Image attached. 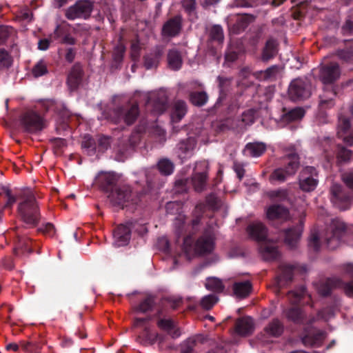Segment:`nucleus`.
Returning a JSON list of instances; mask_svg holds the SVG:
<instances>
[{"label": "nucleus", "mask_w": 353, "mask_h": 353, "mask_svg": "<svg viewBox=\"0 0 353 353\" xmlns=\"http://www.w3.org/2000/svg\"><path fill=\"white\" fill-rule=\"evenodd\" d=\"M249 236L254 240L260 243V252L263 258L266 261L276 259L279 253L276 245L270 243L268 239V229L261 223H252L247 228Z\"/></svg>", "instance_id": "1"}, {"label": "nucleus", "mask_w": 353, "mask_h": 353, "mask_svg": "<svg viewBox=\"0 0 353 353\" xmlns=\"http://www.w3.org/2000/svg\"><path fill=\"white\" fill-rule=\"evenodd\" d=\"M19 198L21 201L19 203L17 211L21 219L30 228L37 226L41 214L34 194L31 191H26Z\"/></svg>", "instance_id": "2"}, {"label": "nucleus", "mask_w": 353, "mask_h": 353, "mask_svg": "<svg viewBox=\"0 0 353 353\" xmlns=\"http://www.w3.org/2000/svg\"><path fill=\"white\" fill-rule=\"evenodd\" d=\"M300 166V158L295 152H291L281 159V165L269 176L271 183L281 184L295 175Z\"/></svg>", "instance_id": "3"}, {"label": "nucleus", "mask_w": 353, "mask_h": 353, "mask_svg": "<svg viewBox=\"0 0 353 353\" xmlns=\"http://www.w3.org/2000/svg\"><path fill=\"white\" fill-rule=\"evenodd\" d=\"M326 310L324 309L319 311L317 318L314 316H310L307 318L305 316V323L303 324L305 327L301 334V341L304 345L319 347L322 344L325 333L313 327L312 324L316 322L317 319H327L325 316Z\"/></svg>", "instance_id": "4"}, {"label": "nucleus", "mask_w": 353, "mask_h": 353, "mask_svg": "<svg viewBox=\"0 0 353 353\" xmlns=\"http://www.w3.org/2000/svg\"><path fill=\"white\" fill-rule=\"evenodd\" d=\"M305 292V288L301 285L296 290L289 291L288 293V299L293 305L285 309L284 314L288 321L297 325H303L305 323V313L297 305L303 298Z\"/></svg>", "instance_id": "5"}, {"label": "nucleus", "mask_w": 353, "mask_h": 353, "mask_svg": "<svg viewBox=\"0 0 353 353\" xmlns=\"http://www.w3.org/2000/svg\"><path fill=\"white\" fill-rule=\"evenodd\" d=\"M146 192L137 193L136 195L132 192L130 185L119 183L112 192L108 194V198L114 205L123 208L127 203L137 205L145 196Z\"/></svg>", "instance_id": "6"}, {"label": "nucleus", "mask_w": 353, "mask_h": 353, "mask_svg": "<svg viewBox=\"0 0 353 353\" xmlns=\"http://www.w3.org/2000/svg\"><path fill=\"white\" fill-rule=\"evenodd\" d=\"M140 111L137 103H127L114 108L110 114L114 123L121 122L128 125L133 124L139 115Z\"/></svg>", "instance_id": "7"}, {"label": "nucleus", "mask_w": 353, "mask_h": 353, "mask_svg": "<svg viewBox=\"0 0 353 353\" xmlns=\"http://www.w3.org/2000/svg\"><path fill=\"white\" fill-rule=\"evenodd\" d=\"M20 124L24 132L34 134L46 128V120L37 111L29 110L21 115Z\"/></svg>", "instance_id": "8"}, {"label": "nucleus", "mask_w": 353, "mask_h": 353, "mask_svg": "<svg viewBox=\"0 0 353 353\" xmlns=\"http://www.w3.org/2000/svg\"><path fill=\"white\" fill-rule=\"evenodd\" d=\"M94 10V2L90 0H77L67 8L65 17L70 21L77 19H88Z\"/></svg>", "instance_id": "9"}, {"label": "nucleus", "mask_w": 353, "mask_h": 353, "mask_svg": "<svg viewBox=\"0 0 353 353\" xmlns=\"http://www.w3.org/2000/svg\"><path fill=\"white\" fill-rule=\"evenodd\" d=\"M288 93L292 101L306 99L312 94V84L307 79H294L289 86Z\"/></svg>", "instance_id": "10"}, {"label": "nucleus", "mask_w": 353, "mask_h": 353, "mask_svg": "<svg viewBox=\"0 0 353 353\" xmlns=\"http://www.w3.org/2000/svg\"><path fill=\"white\" fill-rule=\"evenodd\" d=\"M254 19L255 17L252 14H230L227 18V24L231 33L239 34L244 32Z\"/></svg>", "instance_id": "11"}, {"label": "nucleus", "mask_w": 353, "mask_h": 353, "mask_svg": "<svg viewBox=\"0 0 353 353\" xmlns=\"http://www.w3.org/2000/svg\"><path fill=\"white\" fill-rule=\"evenodd\" d=\"M183 17L181 14H176L168 19L162 26L161 37L168 39L179 37L183 30Z\"/></svg>", "instance_id": "12"}, {"label": "nucleus", "mask_w": 353, "mask_h": 353, "mask_svg": "<svg viewBox=\"0 0 353 353\" xmlns=\"http://www.w3.org/2000/svg\"><path fill=\"white\" fill-rule=\"evenodd\" d=\"M319 183L318 172L313 166L305 167L299 176V188L303 192H312Z\"/></svg>", "instance_id": "13"}, {"label": "nucleus", "mask_w": 353, "mask_h": 353, "mask_svg": "<svg viewBox=\"0 0 353 353\" xmlns=\"http://www.w3.org/2000/svg\"><path fill=\"white\" fill-rule=\"evenodd\" d=\"M119 176L113 172H100L95 177V185L101 191L110 194L119 184Z\"/></svg>", "instance_id": "14"}, {"label": "nucleus", "mask_w": 353, "mask_h": 353, "mask_svg": "<svg viewBox=\"0 0 353 353\" xmlns=\"http://www.w3.org/2000/svg\"><path fill=\"white\" fill-rule=\"evenodd\" d=\"M331 201L341 210H346L351 205V196L339 184H334L330 188Z\"/></svg>", "instance_id": "15"}, {"label": "nucleus", "mask_w": 353, "mask_h": 353, "mask_svg": "<svg viewBox=\"0 0 353 353\" xmlns=\"http://www.w3.org/2000/svg\"><path fill=\"white\" fill-rule=\"evenodd\" d=\"M303 230V222L300 220L296 225L281 231L280 237L290 248H295L299 242Z\"/></svg>", "instance_id": "16"}, {"label": "nucleus", "mask_w": 353, "mask_h": 353, "mask_svg": "<svg viewBox=\"0 0 353 353\" xmlns=\"http://www.w3.org/2000/svg\"><path fill=\"white\" fill-rule=\"evenodd\" d=\"M215 236L213 229L206 228L195 243V250L200 254H209L214 248Z\"/></svg>", "instance_id": "17"}, {"label": "nucleus", "mask_w": 353, "mask_h": 353, "mask_svg": "<svg viewBox=\"0 0 353 353\" xmlns=\"http://www.w3.org/2000/svg\"><path fill=\"white\" fill-rule=\"evenodd\" d=\"M340 76L339 65L336 63L331 62L323 65L319 70V79L325 85H334L332 83L336 81Z\"/></svg>", "instance_id": "18"}, {"label": "nucleus", "mask_w": 353, "mask_h": 353, "mask_svg": "<svg viewBox=\"0 0 353 353\" xmlns=\"http://www.w3.org/2000/svg\"><path fill=\"white\" fill-rule=\"evenodd\" d=\"M147 108L155 114H162L168 107V97L165 92L160 91L148 97L146 103Z\"/></svg>", "instance_id": "19"}, {"label": "nucleus", "mask_w": 353, "mask_h": 353, "mask_svg": "<svg viewBox=\"0 0 353 353\" xmlns=\"http://www.w3.org/2000/svg\"><path fill=\"white\" fill-rule=\"evenodd\" d=\"M224 41L223 28L220 25H213L208 30L207 46L212 54H215Z\"/></svg>", "instance_id": "20"}, {"label": "nucleus", "mask_w": 353, "mask_h": 353, "mask_svg": "<svg viewBox=\"0 0 353 353\" xmlns=\"http://www.w3.org/2000/svg\"><path fill=\"white\" fill-rule=\"evenodd\" d=\"M339 90V88L336 85H330L324 86L323 92L319 97V106L321 110L334 107L335 104L334 98L337 95Z\"/></svg>", "instance_id": "21"}, {"label": "nucleus", "mask_w": 353, "mask_h": 353, "mask_svg": "<svg viewBox=\"0 0 353 353\" xmlns=\"http://www.w3.org/2000/svg\"><path fill=\"white\" fill-rule=\"evenodd\" d=\"M337 135L347 145L353 146V129L348 118L339 117Z\"/></svg>", "instance_id": "22"}, {"label": "nucleus", "mask_w": 353, "mask_h": 353, "mask_svg": "<svg viewBox=\"0 0 353 353\" xmlns=\"http://www.w3.org/2000/svg\"><path fill=\"white\" fill-rule=\"evenodd\" d=\"M163 55V48L161 46H156L150 52L143 56L144 68L146 70L157 68Z\"/></svg>", "instance_id": "23"}, {"label": "nucleus", "mask_w": 353, "mask_h": 353, "mask_svg": "<svg viewBox=\"0 0 353 353\" xmlns=\"http://www.w3.org/2000/svg\"><path fill=\"white\" fill-rule=\"evenodd\" d=\"M296 268L294 265L291 264L283 263L279 265V273L275 281L278 288H283L292 282Z\"/></svg>", "instance_id": "24"}, {"label": "nucleus", "mask_w": 353, "mask_h": 353, "mask_svg": "<svg viewBox=\"0 0 353 353\" xmlns=\"http://www.w3.org/2000/svg\"><path fill=\"white\" fill-rule=\"evenodd\" d=\"M197 141L195 137H190L181 140L176 147V152L181 159H184L192 155Z\"/></svg>", "instance_id": "25"}, {"label": "nucleus", "mask_w": 353, "mask_h": 353, "mask_svg": "<svg viewBox=\"0 0 353 353\" xmlns=\"http://www.w3.org/2000/svg\"><path fill=\"white\" fill-rule=\"evenodd\" d=\"M14 252L18 256L32 252V239L23 231L17 232V241L14 248Z\"/></svg>", "instance_id": "26"}, {"label": "nucleus", "mask_w": 353, "mask_h": 353, "mask_svg": "<svg viewBox=\"0 0 353 353\" xmlns=\"http://www.w3.org/2000/svg\"><path fill=\"white\" fill-rule=\"evenodd\" d=\"M267 218L272 222H283L286 221L289 217V210L281 205H272L266 211Z\"/></svg>", "instance_id": "27"}, {"label": "nucleus", "mask_w": 353, "mask_h": 353, "mask_svg": "<svg viewBox=\"0 0 353 353\" xmlns=\"http://www.w3.org/2000/svg\"><path fill=\"white\" fill-rule=\"evenodd\" d=\"M114 245L117 247L128 244L131 239V230L129 226L123 224L118 225L114 230Z\"/></svg>", "instance_id": "28"}, {"label": "nucleus", "mask_w": 353, "mask_h": 353, "mask_svg": "<svg viewBox=\"0 0 353 353\" xmlns=\"http://www.w3.org/2000/svg\"><path fill=\"white\" fill-rule=\"evenodd\" d=\"M345 230V225L343 223L334 225L332 228L331 233L325 238V242L329 249L334 250L339 246Z\"/></svg>", "instance_id": "29"}, {"label": "nucleus", "mask_w": 353, "mask_h": 353, "mask_svg": "<svg viewBox=\"0 0 353 353\" xmlns=\"http://www.w3.org/2000/svg\"><path fill=\"white\" fill-rule=\"evenodd\" d=\"M254 330L253 320L250 316H244L236 319L235 323V332L241 336H248Z\"/></svg>", "instance_id": "30"}, {"label": "nucleus", "mask_w": 353, "mask_h": 353, "mask_svg": "<svg viewBox=\"0 0 353 353\" xmlns=\"http://www.w3.org/2000/svg\"><path fill=\"white\" fill-rule=\"evenodd\" d=\"M83 70L80 63H75L71 68L67 78V83L72 90H76L81 83Z\"/></svg>", "instance_id": "31"}, {"label": "nucleus", "mask_w": 353, "mask_h": 353, "mask_svg": "<svg viewBox=\"0 0 353 353\" xmlns=\"http://www.w3.org/2000/svg\"><path fill=\"white\" fill-rule=\"evenodd\" d=\"M167 62L170 70H179L183 62L181 52L176 48L169 49L167 53Z\"/></svg>", "instance_id": "32"}, {"label": "nucleus", "mask_w": 353, "mask_h": 353, "mask_svg": "<svg viewBox=\"0 0 353 353\" xmlns=\"http://www.w3.org/2000/svg\"><path fill=\"white\" fill-rule=\"evenodd\" d=\"M278 50V43L276 40L273 38L268 39L261 51V61L263 62H268L276 56Z\"/></svg>", "instance_id": "33"}, {"label": "nucleus", "mask_w": 353, "mask_h": 353, "mask_svg": "<svg viewBox=\"0 0 353 353\" xmlns=\"http://www.w3.org/2000/svg\"><path fill=\"white\" fill-rule=\"evenodd\" d=\"M243 53V46L239 42L232 41L229 44L225 53V61L227 63H234Z\"/></svg>", "instance_id": "34"}, {"label": "nucleus", "mask_w": 353, "mask_h": 353, "mask_svg": "<svg viewBox=\"0 0 353 353\" xmlns=\"http://www.w3.org/2000/svg\"><path fill=\"white\" fill-rule=\"evenodd\" d=\"M157 325L163 331L166 332L172 338H178L181 336V331L175 321L171 319H159Z\"/></svg>", "instance_id": "35"}, {"label": "nucleus", "mask_w": 353, "mask_h": 353, "mask_svg": "<svg viewBox=\"0 0 353 353\" xmlns=\"http://www.w3.org/2000/svg\"><path fill=\"white\" fill-rule=\"evenodd\" d=\"M303 116L304 110L301 108H296L289 110H287L286 108H283L280 121L281 123L288 124L301 119Z\"/></svg>", "instance_id": "36"}, {"label": "nucleus", "mask_w": 353, "mask_h": 353, "mask_svg": "<svg viewBox=\"0 0 353 353\" xmlns=\"http://www.w3.org/2000/svg\"><path fill=\"white\" fill-rule=\"evenodd\" d=\"M217 81L219 82V96L214 106L218 108L221 106L226 100L228 87L231 83V79L219 76Z\"/></svg>", "instance_id": "37"}, {"label": "nucleus", "mask_w": 353, "mask_h": 353, "mask_svg": "<svg viewBox=\"0 0 353 353\" xmlns=\"http://www.w3.org/2000/svg\"><path fill=\"white\" fill-rule=\"evenodd\" d=\"M187 112V104L182 100L176 101L172 108L170 119L172 123L179 122Z\"/></svg>", "instance_id": "38"}, {"label": "nucleus", "mask_w": 353, "mask_h": 353, "mask_svg": "<svg viewBox=\"0 0 353 353\" xmlns=\"http://www.w3.org/2000/svg\"><path fill=\"white\" fill-rule=\"evenodd\" d=\"M16 37L17 32L12 27L4 25L0 26V46L8 41L14 43ZM15 46H17L12 43L11 48L13 49Z\"/></svg>", "instance_id": "39"}, {"label": "nucleus", "mask_w": 353, "mask_h": 353, "mask_svg": "<svg viewBox=\"0 0 353 353\" xmlns=\"http://www.w3.org/2000/svg\"><path fill=\"white\" fill-rule=\"evenodd\" d=\"M265 334L272 337H279L284 331V326L278 319H274L263 329Z\"/></svg>", "instance_id": "40"}, {"label": "nucleus", "mask_w": 353, "mask_h": 353, "mask_svg": "<svg viewBox=\"0 0 353 353\" xmlns=\"http://www.w3.org/2000/svg\"><path fill=\"white\" fill-rule=\"evenodd\" d=\"M252 290V284L249 281L236 282L233 285L234 294L239 298H245Z\"/></svg>", "instance_id": "41"}, {"label": "nucleus", "mask_w": 353, "mask_h": 353, "mask_svg": "<svg viewBox=\"0 0 353 353\" xmlns=\"http://www.w3.org/2000/svg\"><path fill=\"white\" fill-rule=\"evenodd\" d=\"M154 305V296L152 295H148L140 301V303L135 307L134 310L137 312L146 313L152 311Z\"/></svg>", "instance_id": "42"}, {"label": "nucleus", "mask_w": 353, "mask_h": 353, "mask_svg": "<svg viewBox=\"0 0 353 353\" xmlns=\"http://www.w3.org/2000/svg\"><path fill=\"white\" fill-rule=\"evenodd\" d=\"M207 178V173L205 172H196L192 175L191 182L195 191L201 192L204 190Z\"/></svg>", "instance_id": "43"}, {"label": "nucleus", "mask_w": 353, "mask_h": 353, "mask_svg": "<svg viewBox=\"0 0 353 353\" xmlns=\"http://www.w3.org/2000/svg\"><path fill=\"white\" fill-rule=\"evenodd\" d=\"M189 99L194 105L201 107L207 103L208 96L204 91L191 92L189 94Z\"/></svg>", "instance_id": "44"}, {"label": "nucleus", "mask_w": 353, "mask_h": 353, "mask_svg": "<svg viewBox=\"0 0 353 353\" xmlns=\"http://www.w3.org/2000/svg\"><path fill=\"white\" fill-rule=\"evenodd\" d=\"M157 168L162 175L169 176L173 173L174 165L170 159L164 158L159 161Z\"/></svg>", "instance_id": "45"}, {"label": "nucleus", "mask_w": 353, "mask_h": 353, "mask_svg": "<svg viewBox=\"0 0 353 353\" xmlns=\"http://www.w3.org/2000/svg\"><path fill=\"white\" fill-rule=\"evenodd\" d=\"M266 150L265 145L262 143H249L245 146V151L251 157H260Z\"/></svg>", "instance_id": "46"}, {"label": "nucleus", "mask_w": 353, "mask_h": 353, "mask_svg": "<svg viewBox=\"0 0 353 353\" xmlns=\"http://www.w3.org/2000/svg\"><path fill=\"white\" fill-rule=\"evenodd\" d=\"M352 155V150L347 149L341 145H338L336 156L339 163H348L351 159Z\"/></svg>", "instance_id": "47"}, {"label": "nucleus", "mask_w": 353, "mask_h": 353, "mask_svg": "<svg viewBox=\"0 0 353 353\" xmlns=\"http://www.w3.org/2000/svg\"><path fill=\"white\" fill-rule=\"evenodd\" d=\"M205 286L208 290L216 293L222 292L225 288L222 281L215 277L208 279Z\"/></svg>", "instance_id": "48"}, {"label": "nucleus", "mask_w": 353, "mask_h": 353, "mask_svg": "<svg viewBox=\"0 0 353 353\" xmlns=\"http://www.w3.org/2000/svg\"><path fill=\"white\" fill-rule=\"evenodd\" d=\"M32 74L34 77L38 78L48 72L47 64L43 59H40L32 68Z\"/></svg>", "instance_id": "49"}, {"label": "nucleus", "mask_w": 353, "mask_h": 353, "mask_svg": "<svg viewBox=\"0 0 353 353\" xmlns=\"http://www.w3.org/2000/svg\"><path fill=\"white\" fill-rule=\"evenodd\" d=\"M336 55L345 62L353 61V46H347L344 49L338 50Z\"/></svg>", "instance_id": "50"}, {"label": "nucleus", "mask_w": 353, "mask_h": 353, "mask_svg": "<svg viewBox=\"0 0 353 353\" xmlns=\"http://www.w3.org/2000/svg\"><path fill=\"white\" fill-rule=\"evenodd\" d=\"M12 64V58L7 50L0 48V68H9Z\"/></svg>", "instance_id": "51"}, {"label": "nucleus", "mask_w": 353, "mask_h": 353, "mask_svg": "<svg viewBox=\"0 0 353 353\" xmlns=\"http://www.w3.org/2000/svg\"><path fill=\"white\" fill-rule=\"evenodd\" d=\"M0 194L7 198V201L4 205L5 208H11L17 201V197L14 196L11 190L6 187H2Z\"/></svg>", "instance_id": "52"}, {"label": "nucleus", "mask_w": 353, "mask_h": 353, "mask_svg": "<svg viewBox=\"0 0 353 353\" xmlns=\"http://www.w3.org/2000/svg\"><path fill=\"white\" fill-rule=\"evenodd\" d=\"M205 207L203 204L196 205L193 212V219L191 221L192 228L194 229L199 223L204 212Z\"/></svg>", "instance_id": "53"}, {"label": "nucleus", "mask_w": 353, "mask_h": 353, "mask_svg": "<svg viewBox=\"0 0 353 353\" xmlns=\"http://www.w3.org/2000/svg\"><path fill=\"white\" fill-rule=\"evenodd\" d=\"M159 334L157 333L151 332L148 327H145L142 333V337L143 338L144 344L145 345L154 344Z\"/></svg>", "instance_id": "54"}, {"label": "nucleus", "mask_w": 353, "mask_h": 353, "mask_svg": "<svg viewBox=\"0 0 353 353\" xmlns=\"http://www.w3.org/2000/svg\"><path fill=\"white\" fill-rule=\"evenodd\" d=\"M279 72V67L276 65L268 68L264 71L260 72V78L263 80H268L274 78Z\"/></svg>", "instance_id": "55"}, {"label": "nucleus", "mask_w": 353, "mask_h": 353, "mask_svg": "<svg viewBox=\"0 0 353 353\" xmlns=\"http://www.w3.org/2000/svg\"><path fill=\"white\" fill-rule=\"evenodd\" d=\"M189 188V180L188 179H176L174 183V190L176 193L182 194L186 192Z\"/></svg>", "instance_id": "56"}, {"label": "nucleus", "mask_w": 353, "mask_h": 353, "mask_svg": "<svg viewBox=\"0 0 353 353\" xmlns=\"http://www.w3.org/2000/svg\"><path fill=\"white\" fill-rule=\"evenodd\" d=\"M218 298L214 294H209L202 298L201 305L205 310L211 309L217 302Z\"/></svg>", "instance_id": "57"}, {"label": "nucleus", "mask_w": 353, "mask_h": 353, "mask_svg": "<svg viewBox=\"0 0 353 353\" xmlns=\"http://www.w3.org/2000/svg\"><path fill=\"white\" fill-rule=\"evenodd\" d=\"M233 120L226 119L223 121L218 123L216 125V132L217 133L224 132L229 130H234L235 127L233 125Z\"/></svg>", "instance_id": "58"}, {"label": "nucleus", "mask_w": 353, "mask_h": 353, "mask_svg": "<svg viewBox=\"0 0 353 353\" xmlns=\"http://www.w3.org/2000/svg\"><path fill=\"white\" fill-rule=\"evenodd\" d=\"M110 145V138L105 136L100 137L97 143V151L104 152Z\"/></svg>", "instance_id": "59"}, {"label": "nucleus", "mask_w": 353, "mask_h": 353, "mask_svg": "<svg viewBox=\"0 0 353 353\" xmlns=\"http://www.w3.org/2000/svg\"><path fill=\"white\" fill-rule=\"evenodd\" d=\"M196 1L195 0H183L182 6L189 16L196 15Z\"/></svg>", "instance_id": "60"}, {"label": "nucleus", "mask_w": 353, "mask_h": 353, "mask_svg": "<svg viewBox=\"0 0 353 353\" xmlns=\"http://www.w3.org/2000/svg\"><path fill=\"white\" fill-rule=\"evenodd\" d=\"M242 125H249L254 122V112L252 110L245 111L241 117Z\"/></svg>", "instance_id": "61"}, {"label": "nucleus", "mask_w": 353, "mask_h": 353, "mask_svg": "<svg viewBox=\"0 0 353 353\" xmlns=\"http://www.w3.org/2000/svg\"><path fill=\"white\" fill-rule=\"evenodd\" d=\"M18 16L21 20L28 22H30L33 19V13L28 6L22 7L19 11Z\"/></svg>", "instance_id": "62"}, {"label": "nucleus", "mask_w": 353, "mask_h": 353, "mask_svg": "<svg viewBox=\"0 0 353 353\" xmlns=\"http://www.w3.org/2000/svg\"><path fill=\"white\" fill-rule=\"evenodd\" d=\"M328 281V285H330L332 290L334 289H342L343 290L345 282L340 277L333 276L327 279Z\"/></svg>", "instance_id": "63"}, {"label": "nucleus", "mask_w": 353, "mask_h": 353, "mask_svg": "<svg viewBox=\"0 0 353 353\" xmlns=\"http://www.w3.org/2000/svg\"><path fill=\"white\" fill-rule=\"evenodd\" d=\"M342 181L352 192H353V171L345 172L342 175Z\"/></svg>", "instance_id": "64"}]
</instances>
